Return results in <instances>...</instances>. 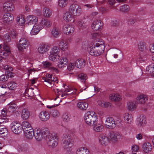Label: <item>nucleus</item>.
<instances>
[{
  "label": "nucleus",
  "mask_w": 154,
  "mask_h": 154,
  "mask_svg": "<svg viewBox=\"0 0 154 154\" xmlns=\"http://www.w3.org/2000/svg\"><path fill=\"white\" fill-rule=\"evenodd\" d=\"M17 108V105L14 103H10L8 104L6 106V109H3L2 112V115L3 117H6V118H4V119L5 121H3V122H7L9 119L10 120H14L16 118L17 115L14 114L13 113V114H11L10 116H9L7 115L8 112L7 110L9 112H13L15 111Z\"/></svg>",
  "instance_id": "nucleus-1"
},
{
  "label": "nucleus",
  "mask_w": 154,
  "mask_h": 154,
  "mask_svg": "<svg viewBox=\"0 0 154 154\" xmlns=\"http://www.w3.org/2000/svg\"><path fill=\"white\" fill-rule=\"evenodd\" d=\"M82 9L81 7L77 5L72 4L69 7L68 11V22L73 23L74 21L73 18L75 16H79L81 14Z\"/></svg>",
  "instance_id": "nucleus-2"
},
{
  "label": "nucleus",
  "mask_w": 154,
  "mask_h": 154,
  "mask_svg": "<svg viewBox=\"0 0 154 154\" xmlns=\"http://www.w3.org/2000/svg\"><path fill=\"white\" fill-rule=\"evenodd\" d=\"M105 46L103 42L98 41L94 47L91 46L88 50L89 54L94 56H98L102 54L103 52Z\"/></svg>",
  "instance_id": "nucleus-3"
},
{
  "label": "nucleus",
  "mask_w": 154,
  "mask_h": 154,
  "mask_svg": "<svg viewBox=\"0 0 154 154\" xmlns=\"http://www.w3.org/2000/svg\"><path fill=\"white\" fill-rule=\"evenodd\" d=\"M84 120L85 122L88 125H91L95 123V122L97 121V116L96 113L92 111H90L85 113L84 116Z\"/></svg>",
  "instance_id": "nucleus-4"
},
{
  "label": "nucleus",
  "mask_w": 154,
  "mask_h": 154,
  "mask_svg": "<svg viewBox=\"0 0 154 154\" xmlns=\"http://www.w3.org/2000/svg\"><path fill=\"white\" fill-rule=\"evenodd\" d=\"M59 138L57 133H53L50 134L46 138L47 144L49 146L52 148L56 147Z\"/></svg>",
  "instance_id": "nucleus-5"
},
{
  "label": "nucleus",
  "mask_w": 154,
  "mask_h": 154,
  "mask_svg": "<svg viewBox=\"0 0 154 154\" xmlns=\"http://www.w3.org/2000/svg\"><path fill=\"white\" fill-rule=\"evenodd\" d=\"M29 45V42L26 38H22L19 40V44L17 45V47L18 50L22 51L27 48Z\"/></svg>",
  "instance_id": "nucleus-6"
},
{
  "label": "nucleus",
  "mask_w": 154,
  "mask_h": 154,
  "mask_svg": "<svg viewBox=\"0 0 154 154\" xmlns=\"http://www.w3.org/2000/svg\"><path fill=\"white\" fill-rule=\"evenodd\" d=\"M10 129L11 131L16 134H19L23 131V128L20 125L15 122H12L10 125Z\"/></svg>",
  "instance_id": "nucleus-7"
},
{
  "label": "nucleus",
  "mask_w": 154,
  "mask_h": 154,
  "mask_svg": "<svg viewBox=\"0 0 154 154\" xmlns=\"http://www.w3.org/2000/svg\"><path fill=\"white\" fill-rule=\"evenodd\" d=\"M18 109H22L21 112V117L24 120L28 119L30 116L29 112L28 109L26 108H23V106H19Z\"/></svg>",
  "instance_id": "nucleus-8"
},
{
  "label": "nucleus",
  "mask_w": 154,
  "mask_h": 154,
  "mask_svg": "<svg viewBox=\"0 0 154 154\" xmlns=\"http://www.w3.org/2000/svg\"><path fill=\"white\" fill-rule=\"evenodd\" d=\"M3 19L4 23L9 24L12 23L14 20V17L12 14L7 13L3 15Z\"/></svg>",
  "instance_id": "nucleus-9"
},
{
  "label": "nucleus",
  "mask_w": 154,
  "mask_h": 154,
  "mask_svg": "<svg viewBox=\"0 0 154 154\" xmlns=\"http://www.w3.org/2000/svg\"><path fill=\"white\" fill-rule=\"evenodd\" d=\"M105 125L106 127L109 129H112L116 126L114 119L111 117H108L106 119Z\"/></svg>",
  "instance_id": "nucleus-10"
},
{
  "label": "nucleus",
  "mask_w": 154,
  "mask_h": 154,
  "mask_svg": "<svg viewBox=\"0 0 154 154\" xmlns=\"http://www.w3.org/2000/svg\"><path fill=\"white\" fill-rule=\"evenodd\" d=\"M108 137L109 141L115 142H116L118 139L120 137V136L117 132H112L109 133Z\"/></svg>",
  "instance_id": "nucleus-11"
},
{
  "label": "nucleus",
  "mask_w": 154,
  "mask_h": 154,
  "mask_svg": "<svg viewBox=\"0 0 154 154\" xmlns=\"http://www.w3.org/2000/svg\"><path fill=\"white\" fill-rule=\"evenodd\" d=\"M61 145L63 151H66L67 149V136L66 134H64L63 135L61 140Z\"/></svg>",
  "instance_id": "nucleus-12"
},
{
  "label": "nucleus",
  "mask_w": 154,
  "mask_h": 154,
  "mask_svg": "<svg viewBox=\"0 0 154 154\" xmlns=\"http://www.w3.org/2000/svg\"><path fill=\"white\" fill-rule=\"evenodd\" d=\"M103 23L100 20L94 21L92 24L91 27L92 29L95 31H97L102 28Z\"/></svg>",
  "instance_id": "nucleus-13"
},
{
  "label": "nucleus",
  "mask_w": 154,
  "mask_h": 154,
  "mask_svg": "<svg viewBox=\"0 0 154 154\" xmlns=\"http://www.w3.org/2000/svg\"><path fill=\"white\" fill-rule=\"evenodd\" d=\"M39 117L42 121L45 122L49 119L50 115L48 112L44 111L40 112Z\"/></svg>",
  "instance_id": "nucleus-14"
},
{
  "label": "nucleus",
  "mask_w": 154,
  "mask_h": 154,
  "mask_svg": "<svg viewBox=\"0 0 154 154\" xmlns=\"http://www.w3.org/2000/svg\"><path fill=\"white\" fill-rule=\"evenodd\" d=\"M14 8V5L11 2H6L4 4L3 9L6 11H13Z\"/></svg>",
  "instance_id": "nucleus-15"
},
{
  "label": "nucleus",
  "mask_w": 154,
  "mask_h": 154,
  "mask_svg": "<svg viewBox=\"0 0 154 154\" xmlns=\"http://www.w3.org/2000/svg\"><path fill=\"white\" fill-rule=\"evenodd\" d=\"M99 141L101 145L106 146L109 141L108 136L104 134H101L100 136Z\"/></svg>",
  "instance_id": "nucleus-16"
},
{
  "label": "nucleus",
  "mask_w": 154,
  "mask_h": 154,
  "mask_svg": "<svg viewBox=\"0 0 154 154\" xmlns=\"http://www.w3.org/2000/svg\"><path fill=\"white\" fill-rule=\"evenodd\" d=\"M147 97L146 95L140 94L138 95L137 98V103L138 104H143L147 100Z\"/></svg>",
  "instance_id": "nucleus-17"
},
{
  "label": "nucleus",
  "mask_w": 154,
  "mask_h": 154,
  "mask_svg": "<svg viewBox=\"0 0 154 154\" xmlns=\"http://www.w3.org/2000/svg\"><path fill=\"white\" fill-rule=\"evenodd\" d=\"M24 133L26 137L29 139H32L34 135L35 131L32 128L29 130H24Z\"/></svg>",
  "instance_id": "nucleus-18"
},
{
  "label": "nucleus",
  "mask_w": 154,
  "mask_h": 154,
  "mask_svg": "<svg viewBox=\"0 0 154 154\" xmlns=\"http://www.w3.org/2000/svg\"><path fill=\"white\" fill-rule=\"evenodd\" d=\"M26 23L28 25L34 24L37 22L38 19L37 17L32 15L28 16L26 20Z\"/></svg>",
  "instance_id": "nucleus-19"
},
{
  "label": "nucleus",
  "mask_w": 154,
  "mask_h": 154,
  "mask_svg": "<svg viewBox=\"0 0 154 154\" xmlns=\"http://www.w3.org/2000/svg\"><path fill=\"white\" fill-rule=\"evenodd\" d=\"M35 137L38 141L41 140L43 138V135L40 129H38L35 130Z\"/></svg>",
  "instance_id": "nucleus-20"
},
{
  "label": "nucleus",
  "mask_w": 154,
  "mask_h": 154,
  "mask_svg": "<svg viewBox=\"0 0 154 154\" xmlns=\"http://www.w3.org/2000/svg\"><path fill=\"white\" fill-rule=\"evenodd\" d=\"M49 47L45 44L40 45L38 48V51L41 54H44L48 51L49 50Z\"/></svg>",
  "instance_id": "nucleus-21"
},
{
  "label": "nucleus",
  "mask_w": 154,
  "mask_h": 154,
  "mask_svg": "<svg viewBox=\"0 0 154 154\" xmlns=\"http://www.w3.org/2000/svg\"><path fill=\"white\" fill-rule=\"evenodd\" d=\"M75 66L79 68L84 67L86 64V61L83 59H78L75 62Z\"/></svg>",
  "instance_id": "nucleus-22"
},
{
  "label": "nucleus",
  "mask_w": 154,
  "mask_h": 154,
  "mask_svg": "<svg viewBox=\"0 0 154 154\" xmlns=\"http://www.w3.org/2000/svg\"><path fill=\"white\" fill-rule=\"evenodd\" d=\"M143 151L146 153H148L152 149V146L150 143L146 142L144 143L142 146Z\"/></svg>",
  "instance_id": "nucleus-23"
},
{
  "label": "nucleus",
  "mask_w": 154,
  "mask_h": 154,
  "mask_svg": "<svg viewBox=\"0 0 154 154\" xmlns=\"http://www.w3.org/2000/svg\"><path fill=\"white\" fill-rule=\"evenodd\" d=\"M94 130L96 131L99 132L103 131V126L101 124L97 123V121L93 124Z\"/></svg>",
  "instance_id": "nucleus-24"
},
{
  "label": "nucleus",
  "mask_w": 154,
  "mask_h": 154,
  "mask_svg": "<svg viewBox=\"0 0 154 154\" xmlns=\"http://www.w3.org/2000/svg\"><path fill=\"white\" fill-rule=\"evenodd\" d=\"M137 103L136 102L131 101L128 103L127 106L129 110H134L137 106Z\"/></svg>",
  "instance_id": "nucleus-25"
},
{
  "label": "nucleus",
  "mask_w": 154,
  "mask_h": 154,
  "mask_svg": "<svg viewBox=\"0 0 154 154\" xmlns=\"http://www.w3.org/2000/svg\"><path fill=\"white\" fill-rule=\"evenodd\" d=\"M59 46L61 50L63 51L67 50V43L66 42L63 40L62 41L59 43Z\"/></svg>",
  "instance_id": "nucleus-26"
},
{
  "label": "nucleus",
  "mask_w": 154,
  "mask_h": 154,
  "mask_svg": "<svg viewBox=\"0 0 154 154\" xmlns=\"http://www.w3.org/2000/svg\"><path fill=\"white\" fill-rule=\"evenodd\" d=\"M61 32L57 28L54 27L52 29L51 31V34L55 38L58 37L60 34Z\"/></svg>",
  "instance_id": "nucleus-27"
},
{
  "label": "nucleus",
  "mask_w": 154,
  "mask_h": 154,
  "mask_svg": "<svg viewBox=\"0 0 154 154\" xmlns=\"http://www.w3.org/2000/svg\"><path fill=\"white\" fill-rule=\"evenodd\" d=\"M67 63V60L66 57L65 58H62L60 62H59L58 64V67L60 68L66 67Z\"/></svg>",
  "instance_id": "nucleus-28"
},
{
  "label": "nucleus",
  "mask_w": 154,
  "mask_h": 154,
  "mask_svg": "<svg viewBox=\"0 0 154 154\" xmlns=\"http://www.w3.org/2000/svg\"><path fill=\"white\" fill-rule=\"evenodd\" d=\"M34 24L33 27L30 33L31 35H36L40 31L38 25H37L36 23Z\"/></svg>",
  "instance_id": "nucleus-29"
},
{
  "label": "nucleus",
  "mask_w": 154,
  "mask_h": 154,
  "mask_svg": "<svg viewBox=\"0 0 154 154\" xmlns=\"http://www.w3.org/2000/svg\"><path fill=\"white\" fill-rule=\"evenodd\" d=\"M57 94H56V95L57 96V97L55 98L54 100H56L57 98H59L58 96L61 94V97L63 98H66L67 95V92L66 91V89L65 90L64 92H62L61 91H59L58 89H57Z\"/></svg>",
  "instance_id": "nucleus-30"
},
{
  "label": "nucleus",
  "mask_w": 154,
  "mask_h": 154,
  "mask_svg": "<svg viewBox=\"0 0 154 154\" xmlns=\"http://www.w3.org/2000/svg\"><path fill=\"white\" fill-rule=\"evenodd\" d=\"M88 104L83 102H79L78 103V106L80 109L82 110H85L88 108Z\"/></svg>",
  "instance_id": "nucleus-31"
},
{
  "label": "nucleus",
  "mask_w": 154,
  "mask_h": 154,
  "mask_svg": "<svg viewBox=\"0 0 154 154\" xmlns=\"http://www.w3.org/2000/svg\"><path fill=\"white\" fill-rule=\"evenodd\" d=\"M109 98L111 100L117 101L121 99V96L120 95L112 94L110 95Z\"/></svg>",
  "instance_id": "nucleus-32"
},
{
  "label": "nucleus",
  "mask_w": 154,
  "mask_h": 154,
  "mask_svg": "<svg viewBox=\"0 0 154 154\" xmlns=\"http://www.w3.org/2000/svg\"><path fill=\"white\" fill-rule=\"evenodd\" d=\"M21 126L23 128V131H24V130H27V128L30 129L32 128L31 126V124L26 121L23 122L22 123Z\"/></svg>",
  "instance_id": "nucleus-33"
},
{
  "label": "nucleus",
  "mask_w": 154,
  "mask_h": 154,
  "mask_svg": "<svg viewBox=\"0 0 154 154\" xmlns=\"http://www.w3.org/2000/svg\"><path fill=\"white\" fill-rule=\"evenodd\" d=\"M146 72L147 74H154V64L150 65L146 67Z\"/></svg>",
  "instance_id": "nucleus-34"
},
{
  "label": "nucleus",
  "mask_w": 154,
  "mask_h": 154,
  "mask_svg": "<svg viewBox=\"0 0 154 154\" xmlns=\"http://www.w3.org/2000/svg\"><path fill=\"white\" fill-rule=\"evenodd\" d=\"M41 24H44V26L49 27L51 26L52 23L49 20L42 19L41 21Z\"/></svg>",
  "instance_id": "nucleus-35"
},
{
  "label": "nucleus",
  "mask_w": 154,
  "mask_h": 154,
  "mask_svg": "<svg viewBox=\"0 0 154 154\" xmlns=\"http://www.w3.org/2000/svg\"><path fill=\"white\" fill-rule=\"evenodd\" d=\"M132 116L131 114L128 113H126L124 116V119L125 121H127L128 123L131 122L132 120Z\"/></svg>",
  "instance_id": "nucleus-36"
},
{
  "label": "nucleus",
  "mask_w": 154,
  "mask_h": 154,
  "mask_svg": "<svg viewBox=\"0 0 154 154\" xmlns=\"http://www.w3.org/2000/svg\"><path fill=\"white\" fill-rule=\"evenodd\" d=\"M138 125L140 126H144L146 123V119L144 116H142L140 117V119L139 120Z\"/></svg>",
  "instance_id": "nucleus-37"
},
{
  "label": "nucleus",
  "mask_w": 154,
  "mask_h": 154,
  "mask_svg": "<svg viewBox=\"0 0 154 154\" xmlns=\"http://www.w3.org/2000/svg\"><path fill=\"white\" fill-rule=\"evenodd\" d=\"M43 14L46 17H49L51 16L52 14L51 10L48 8H45L44 9Z\"/></svg>",
  "instance_id": "nucleus-38"
},
{
  "label": "nucleus",
  "mask_w": 154,
  "mask_h": 154,
  "mask_svg": "<svg viewBox=\"0 0 154 154\" xmlns=\"http://www.w3.org/2000/svg\"><path fill=\"white\" fill-rule=\"evenodd\" d=\"M78 76V79L81 80L83 82H85L86 80L87 79L86 75L84 73L80 74Z\"/></svg>",
  "instance_id": "nucleus-39"
},
{
  "label": "nucleus",
  "mask_w": 154,
  "mask_h": 154,
  "mask_svg": "<svg viewBox=\"0 0 154 154\" xmlns=\"http://www.w3.org/2000/svg\"><path fill=\"white\" fill-rule=\"evenodd\" d=\"M60 50L58 47L55 46L53 48L50 53L54 54L55 55H57L60 52Z\"/></svg>",
  "instance_id": "nucleus-40"
},
{
  "label": "nucleus",
  "mask_w": 154,
  "mask_h": 154,
  "mask_svg": "<svg viewBox=\"0 0 154 154\" xmlns=\"http://www.w3.org/2000/svg\"><path fill=\"white\" fill-rule=\"evenodd\" d=\"M49 59L53 61H55L59 59V56L57 55H55L54 54L50 53V55L49 56Z\"/></svg>",
  "instance_id": "nucleus-41"
},
{
  "label": "nucleus",
  "mask_w": 154,
  "mask_h": 154,
  "mask_svg": "<svg viewBox=\"0 0 154 154\" xmlns=\"http://www.w3.org/2000/svg\"><path fill=\"white\" fill-rule=\"evenodd\" d=\"M67 0H59L58 5L59 6L61 7H65L67 4Z\"/></svg>",
  "instance_id": "nucleus-42"
},
{
  "label": "nucleus",
  "mask_w": 154,
  "mask_h": 154,
  "mask_svg": "<svg viewBox=\"0 0 154 154\" xmlns=\"http://www.w3.org/2000/svg\"><path fill=\"white\" fill-rule=\"evenodd\" d=\"M8 88L11 90H14L16 89L17 87L16 84L14 82H11L8 84Z\"/></svg>",
  "instance_id": "nucleus-43"
},
{
  "label": "nucleus",
  "mask_w": 154,
  "mask_h": 154,
  "mask_svg": "<svg viewBox=\"0 0 154 154\" xmlns=\"http://www.w3.org/2000/svg\"><path fill=\"white\" fill-rule=\"evenodd\" d=\"M130 8L129 5H124L120 7V10L122 12H127L129 10Z\"/></svg>",
  "instance_id": "nucleus-44"
},
{
  "label": "nucleus",
  "mask_w": 154,
  "mask_h": 154,
  "mask_svg": "<svg viewBox=\"0 0 154 154\" xmlns=\"http://www.w3.org/2000/svg\"><path fill=\"white\" fill-rule=\"evenodd\" d=\"M70 143H68V148H69V152H68V154H74V152L73 151H71L72 150V147L73 146V141L71 139L69 140Z\"/></svg>",
  "instance_id": "nucleus-45"
},
{
  "label": "nucleus",
  "mask_w": 154,
  "mask_h": 154,
  "mask_svg": "<svg viewBox=\"0 0 154 154\" xmlns=\"http://www.w3.org/2000/svg\"><path fill=\"white\" fill-rule=\"evenodd\" d=\"M3 48L4 50L7 53H9L11 54V51L10 48V47L8 44L7 43H4L3 44Z\"/></svg>",
  "instance_id": "nucleus-46"
},
{
  "label": "nucleus",
  "mask_w": 154,
  "mask_h": 154,
  "mask_svg": "<svg viewBox=\"0 0 154 154\" xmlns=\"http://www.w3.org/2000/svg\"><path fill=\"white\" fill-rule=\"evenodd\" d=\"M41 131L42 132L43 136H46V138L48 136V135H49L50 134H51V133H49V129L48 128H43L41 130Z\"/></svg>",
  "instance_id": "nucleus-47"
},
{
  "label": "nucleus",
  "mask_w": 154,
  "mask_h": 154,
  "mask_svg": "<svg viewBox=\"0 0 154 154\" xmlns=\"http://www.w3.org/2000/svg\"><path fill=\"white\" fill-rule=\"evenodd\" d=\"M138 48L141 51H143L144 50L145 48L144 43L142 42H139L138 44Z\"/></svg>",
  "instance_id": "nucleus-48"
},
{
  "label": "nucleus",
  "mask_w": 154,
  "mask_h": 154,
  "mask_svg": "<svg viewBox=\"0 0 154 154\" xmlns=\"http://www.w3.org/2000/svg\"><path fill=\"white\" fill-rule=\"evenodd\" d=\"M61 119L62 122L64 123H66L67 122V113L65 112L62 115L61 117Z\"/></svg>",
  "instance_id": "nucleus-49"
},
{
  "label": "nucleus",
  "mask_w": 154,
  "mask_h": 154,
  "mask_svg": "<svg viewBox=\"0 0 154 154\" xmlns=\"http://www.w3.org/2000/svg\"><path fill=\"white\" fill-rule=\"evenodd\" d=\"M17 23L19 25L25 23V20L23 18H20L17 17L16 19Z\"/></svg>",
  "instance_id": "nucleus-50"
},
{
  "label": "nucleus",
  "mask_w": 154,
  "mask_h": 154,
  "mask_svg": "<svg viewBox=\"0 0 154 154\" xmlns=\"http://www.w3.org/2000/svg\"><path fill=\"white\" fill-rule=\"evenodd\" d=\"M51 113L52 116L55 118L57 117L60 115L59 112L56 110H52V111L51 112Z\"/></svg>",
  "instance_id": "nucleus-51"
},
{
  "label": "nucleus",
  "mask_w": 154,
  "mask_h": 154,
  "mask_svg": "<svg viewBox=\"0 0 154 154\" xmlns=\"http://www.w3.org/2000/svg\"><path fill=\"white\" fill-rule=\"evenodd\" d=\"M75 66V64L74 63L70 62L68 65V70H73Z\"/></svg>",
  "instance_id": "nucleus-52"
},
{
  "label": "nucleus",
  "mask_w": 154,
  "mask_h": 154,
  "mask_svg": "<svg viewBox=\"0 0 154 154\" xmlns=\"http://www.w3.org/2000/svg\"><path fill=\"white\" fill-rule=\"evenodd\" d=\"M68 30H69L68 32V34H69L72 33L74 32V29L72 25H69V26H68Z\"/></svg>",
  "instance_id": "nucleus-53"
},
{
  "label": "nucleus",
  "mask_w": 154,
  "mask_h": 154,
  "mask_svg": "<svg viewBox=\"0 0 154 154\" xmlns=\"http://www.w3.org/2000/svg\"><path fill=\"white\" fill-rule=\"evenodd\" d=\"M10 35L12 38H15L17 36L18 34L15 30H13L11 32Z\"/></svg>",
  "instance_id": "nucleus-54"
},
{
  "label": "nucleus",
  "mask_w": 154,
  "mask_h": 154,
  "mask_svg": "<svg viewBox=\"0 0 154 154\" xmlns=\"http://www.w3.org/2000/svg\"><path fill=\"white\" fill-rule=\"evenodd\" d=\"M8 79L7 75H3L0 77V80L5 82L7 81Z\"/></svg>",
  "instance_id": "nucleus-55"
},
{
  "label": "nucleus",
  "mask_w": 154,
  "mask_h": 154,
  "mask_svg": "<svg viewBox=\"0 0 154 154\" xmlns=\"http://www.w3.org/2000/svg\"><path fill=\"white\" fill-rule=\"evenodd\" d=\"M85 149V148H79L77 150L76 154H83Z\"/></svg>",
  "instance_id": "nucleus-56"
},
{
  "label": "nucleus",
  "mask_w": 154,
  "mask_h": 154,
  "mask_svg": "<svg viewBox=\"0 0 154 154\" xmlns=\"http://www.w3.org/2000/svg\"><path fill=\"white\" fill-rule=\"evenodd\" d=\"M75 93H73V92H72L71 93H68V97L69 98H73V99L72 100V101L75 99Z\"/></svg>",
  "instance_id": "nucleus-57"
},
{
  "label": "nucleus",
  "mask_w": 154,
  "mask_h": 154,
  "mask_svg": "<svg viewBox=\"0 0 154 154\" xmlns=\"http://www.w3.org/2000/svg\"><path fill=\"white\" fill-rule=\"evenodd\" d=\"M139 149V146L137 145H135L132 146L131 149L132 152H137Z\"/></svg>",
  "instance_id": "nucleus-58"
},
{
  "label": "nucleus",
  "mask_w": 154,
  "mask_h": 154,
  "mask_svg": "<svg viewBox=\"0 0 154 154\" xmlns=\"http://www.w3.org/2000/svg\"><path fill=\"white\" fill-rule=\"evenodd\" d=\"M62 30L65 34H67V23L63 26Z\"/></svg>",
  "instance_id": "nucleus-59"
},
{
  "label": "nucleus",
  "mask_w": 154,
  "mask_h": 154,
  "mask_svg": "<svg viewBox=\"0 0 154 154\" xmlns=\"http://www.w3.org/2000/svg\"><path fill=\"white\" fill-rule=\"evenodd\" d=\"M78 24L79 26L82 27V28H85V24L82 20L79 21Z\"/></svg>",
  "instance_id": "nucleus-60"
},
{
  "label": "nucleus",
  "mask_w": 154,
  "mask_h": 154,
  "mask_svg": "<svg viewBox=\"0 0 154 154\" xmlns=\"http://www.w3.org/2000/svg\"><path fill=\"white\" fill-rule=\"evenodd\" d=\"M106 1H108L109 4L113 6L116 3V1L115 0H105Z\"/></svg>",
  "instance_id": "nucleus-61"
},
{
  "label": "nucleus",
  "mask_w": 154,
  "mask_h": 154,
  "mask_svg": "<svg viewBox=\"0 0 154 154\" xmlns=\"http://www.w3.org/2000/svg\"><path fill=\"white\" fill-rule=\"evenodd\" d=\"M100 10L103 13L108 12L109 11V10L107 9L106 8L103 7H100Z\"/></svg>",
  "instance_id": "nucleus-62"
},
{
  "label": "nucleus",
  "mask_w": 154,
  "mask_h": 154,
  "mask_svg": "<svg viewBox=\"0 0 154 154\" xmlns=\"http://www.w3.org/2000/svg\"><path fill=\"white\" fill-rule=\"evenodd\" d=\"M27 94L30 97L34 95V93L31 89H29L28 90Z\"/></svg>",
  "instance_id": "nucleus-63"
},
{
  "label": "nucleus",
  "mask_w": 154,
  "mask_h": 154,
  "mask_svg": "<svg viewBox=\"0 0 154 154\" xmlns=\"http://www.w3.org/2000/svg\"><path fill=\"white\" fill-rule=\"evenodd\" d=\"M43 64L44 66L48 67H50L52 65L51 63L47 61H46L43 62Z\"/></svg>",
  "instance_id": "nucleus-64"
}]
</instances>
